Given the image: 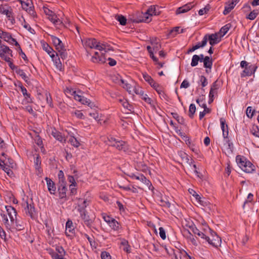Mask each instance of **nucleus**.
I'll list each match as a JSON object with an SVG mask.
<instances>
[{"mask_svg":"<svg viewBox=\"0 0 259 259\" xmlns=\"http://www.w3.org/2000/svg\"><path fill=\"white\" fill-rule=\"evenodd\" d=\"M16 73L20 75L21 78L25 81V82L28 84H30L31 82L29 79V77L26 75V73L23 70L21 69H18L16 71Z\"/></svg>","mask_w":259,"mask_h":259,"instance_id":"30","label":"nucleus"},{"mask_svg":"<svg viewBox=\"0 0 259 259\" xmlns=\"http://www.w3.org/2000/svg\"><path fill=\"white\" fill-rule=\"evenodd\" d=\"M205 39L206 44L207 41H209V44L211 46H213L221 41V37L219 36V33H214L212 34H206L203 38V40Z\"/></svg>","mask_w":259,"mask_h":259,"instance_id":"7","label":"nucleus"},{"mask_svg":"<svg viewBox=\"0 0 259 259\" xmlns=\"http://www.w3.org/2000/svg\"><path fill=\"white\" fill-rule=\"evenodd\" d=\"M76 185H69V193L68 196L75 195L77 193V189L75 188Z\"/></svg>","mask_w":259,"mask_h":259,"instance_id":"58","label":"nucleus"},{"mask_svg":"<svg viewBox=\"0 0 259 259\" xmlns=\"http://www.w3.org/2000/svg\"><path fill=\"white\" fill-rule=\"evenodd\" d=\"M195 4L193 3H189L181 7H179L176 10V14H180L186 13L190 10L193 7H194Z\"/></svg>","mask_w":259,"mask_h":259,"instance_id":"20","label":"nucleus"},{"mask_svg":"<svg viewBox=\"0 0 259 259\" xmlns=\"http://www.w3.org/2000/svg\"><path fill=\"white\" fill-rule=\"evenodd\" d=\"M34 164L35 166V168L39 170V168H40L41 165L40 157L39 155H37L36 157H35Z\"/></svg>","mask_w":259,"mask_h":259,"instance_id":"54","label":"nucleus"},{"mask_svg":"<svg viewBox=\"0 0 259 259\" xmlns=\"http://www.w3.org/2000/svg\"><path fill=\"white\" fill-rule=\"evenodd\" d=\"M236 161L237 163V164L238 166L242 168L243 166L245 165L246 162H248L249 161H247L246 159L243 157L241 156L240 155H237L236 157Z\"/></svg>","mask_w":259,"mask_h":259,"instance_id":"34","label":"nucleus"},{"mask_svg":"<svg viewBox=\"0 0 259 259\" xmlns=\"http://www.w3.org/2000/svg\"><path fill=\"white\" fill-rule=\"evenodd\" d=\"M67 188L66 183L58 184V196L60 199H63L64 201L69 199L67 195Z\"/></svg>","mask_w":259,"mask_h":259,"instance_id":"10","label":"nucleus"},{"mask_svg":"<svg viewBox=\"0 0 259 259\" xmlns=\"http://www.w3.org/2000/svg\"><path fill=\"white\" fill-rule=\"evenodd\" d=\"M51 38L53 44L57 50H63L64 49V47L65 46L59 38L54 35H51Z\"/></svg>","mask_w":259,"mask_h":259,"instance_id":"22","label":"nucleus"},{"mask_svg":"<svg viewBox=\"0 0 259 259\" xmlns=\"http://www.w3.org/2000/svg\"><path fill=\"white\" fill-rule=\"evenodd\" d=\"M235 4H234V2H230L226 4L225 9L223 11V14L226 15L228 14L231 10L234 8Z\"/></svg>","mask_w":259,"mask_h":259,"instance_id":"32","label":"nucleus"},{"mask_svg":"<svg viewBox=\"0 0 259 259\" xmlns=\"http://www.w3.org/2000/svg\"><path fill=\"white\" fill-rule=\"evenodd\" d=\"M80 102H81L83 105H87L91 107H92L93 105V103H92L89 99H88L87 98H85L83 96H82L81 98V100H80Z\"/></svg>","mask_w":259,"mask_h":259,"instance_id":"59","label":"nucleus"},{"mask_svg":"<svg viewBox=\"0 0 259 259\" xmlns=\"http://www.w3.org/2000/svg\"><path fill=\"white\" fill-rule=\"evenodd\" d=\"M69 142L75 147H78L80 145V143L73 136H71L70 137Z\"/></svg>","mask_w":259,"mask_h":259,"instance_id":"49","label":"nucleus"},{"mask_svg":"<svg viewBox=\"0 0 259 259\" xmlns=\"http://www.w3.org/2000/svg\"><path fill=\"white\" fill-rule=\"evenodd\" d=\"M56 251L53 249H48V253L51 255L52 259H65L64 256L66 252L61 246H57L55 248Z\"/></svg>","mask_w":259,"mask_h":259,"instance_id":"5","label":"nucleus"},{"mask_svg":"<svg viewBox=\"0 0 259 259\" xmlns=\"http://www.w3.org/2000/svg\"><path fill=\"white\" fill-rule=\"evenodd\" d=\"M108 139L110 146L114 147L118 150L123 152H126L128 150L129 146L126 142L122 140H119L112 136H109Z\"/></svg>","mask_w":259,"mask_h":259,"instance_id":"2","label":"nucleus"},{"mask_svg":"<svg viewBox=\"0 0 259 259\" xmlns=\"http://www.w3.org/2000/svg\"><path fill=\"white\" fill-rule=\"evenodd\" d=\"M246 163L241 169L247 173L252 172L254 170V166L250 161L246 162Z\"/></svg>","mask_w":259,"mask_h":259,"instance_id":"35","label":"nucleus"},{"mask_svg":"<svg viewBox=\"0 0 259 259\" xmlns=\"http://www.w3.org/2000/svg\"><path fill=\"white\" fill-rule=\"evenodd\" d=\"M81 219L84 221V224L88 227L90 226L93 222L92 219H90L89 216L85 212L80 215Z\"/></svg>","mask_w":259,"mask_h":259,"instance_id":"38","label":"nucleus"},{"mask_svg":"<svg viewBox=\"0 0 259 259\" xmlns=\"http://www.w3.org/2000/svg\"><path fill=\"white\" fill-rule=\"evenodd\" d=\"M220 88V85L218 83V80H216L214 82H213L212 85H211V88L210 89V91L209 94L210 95L213 94L215 95L217 94V91Z\"/></svg>","mask_w":259,"mask_h":259,"instance_id":"36","label":"nucleus"},{"mask_svg":"<svg viewBox=\"0 0 259 259\" xmlns=\"http://www.w3.org/2000/svg\"><path fill=\"white\" fill-rule=\"evenodd\" d=\"M51 135L57 140L59 141L61 143H65L66 142V139L64 136L62 135V133L57 131L55 128H50Z\"/></svg>","mask_w":259,"mask_h":259,"instance_id":"15","label":"nucleus"},{"mask_svg":"<svg viewBox=\"0 0 259 259\" xmlns=\"http://www.w3.org/2000/svg\"><path fill=\"white\" fill-rule=\"evenodd\" d=\"M119 77H120L119 76ZM120 82L123 85V88L127 90V91L130 94H132L133 93H135V87L136 85H139L136 82L132 81V83H128L125 82V81L120 77Z\"/></svg>","mask_w":259,"mask_h":259,"instance_id":"14","label":"nucleus"},{"mask_svg":"<svg viewBox=\"0 0 259 259\" xmlns=\"http://www.w3.org/2000/svg\"><path fill=\"white\" fill-rule=\"evenodd\" d=\"M115 19L119 22L120 25L124 26L126 24L127 19L125 17L122 15H116Z\"/></svg>","mask_w":259,"mask_h":259,"instance_id":"42","label":"nucleus"},{"mask_svg":"<svg viewBox=\"0 0 259 259\" xmlns=\"http://www.w3.org/2000/svg\"><path fill=\"white\" fill-rule=\"evenodd\" d=\"M172 117L176 119L177 121L181 124H184L185 123V120L183 117H180L177 113H171Z\"/></svg>","mask_w":259,"mask_h":259,"instance_id":"51","label":"nucleus"},{"mask_svg":"<svg viewBox=\"0 0 259 259\" xmlns=\"http://www.w3.org/2000/svg\"><path fill=\"white\" fill-rule=\"evenodd\" d=\"M91 61L93 63H104L106 62V58L105 55L102 53L100 54L98 52H96L91 58Z\"/></svg>","mask_w":259,"mask_h":259,"instance_id":"17","label":"nucleus"},{"mask_svg":"<svg viewBox=\"0 0 259 259\" xmlns=\"http://www.w3.org/2000/svg\"><path fill=\"white\" fill-rule=\"evenodd\" d=\"M208 243L214 247H218L220 246L221 243V238L219 236H214L211 239L208 236V239H206Z\"/></svg>","mask_w":259,"mask_h":259,"instance_id":"24","label":"nucleus"},{"mask_svg":"<svg viewBox=\"0 0 259 259\" xmlns=\"http://www.w3.org/2000/svg\"><path fill=\"white\" fill-rule=\"evenodd\" d=\"M199 60H200L199 56H198V55H193L192 57V58L191 66L192 67L196 66L198 65V62Z\"/></svg>","mask_w":259,"mask_h":259,"instance_id":"52","label":"nucleus"},{"mask_svg":"<svg viewBox=\"0 0 259 259\" xmlns=\"http://www.w3.org/2000/svg\"><path fill=\"white\" fill-rule=\"evenodd\" d=\"M13 51L7 46L2 45L0 46V57L4 61H9V57H12Z\"/></svg>","mask_w":259,"mask_h":259,"instance_id":"8","label":"nucleus"},{"mask_svg":"<svg viewBox=\"0 0 259 259\" xmlns=\"http://www.w3.org/2000/svg\"><path fill=\"white\" fill-rule=\"evenodd\" d=\"M178 155L181 158L183 162L188 164L190 166H191V164L194 163V160L185 152L181 151L178 152Z\"/></svg>","mask_w":259,"mask_h":259,"instance_id":"21","label":"nucleus"},{"mask_svg":"<svg viewBox=\"0 0 259 259\" xmlns=\"http://www.w3.org/2000/svg\"><path fill=\"white\" fill-rule=\"evenodd\" d=\"M45 95L47 104L50 107H53V104L52 102V99L50 94L48 92H46Z\"/></svg>","mask_w":259,"mask_h":259,"instance_id":"61","label":"nucleus"},{"mask_svg":"<svg viewBox=\"0 0 259 259\" xmlns=\"http://www.w3.org/2000/svg\"><path fill=\"white\" fill-rule=\"evenodd\" d=\"M240 67L244 69L240 73L241 78L251 76L252 75H254L257 69V66L256 64H252L245 60L241 61Z\"/></svg>","mask_w":259,"mask_h":259,"instance_id":"1","label":"nucleus"},{"mask_svg":"<svg viewBox=\"0 0 259 259\" xmlns=\"http://www.w3.org/2000/svg\"><path fill=\"white\" fill-rule=\"evenodd\" d=\"M194 194L193 195L196 200L199 202L200 204L202 206H205L206 205V202L204 200L203 198H202L198 194H197L195 191L194 192Z\"/></svg>","mask_w":259,"mask_h":259,"instance_id":"47","label":"nucleus"},{"mask_svg":"<svg viewBox=\"0 0 259 259\" xmlns=\"http://www.w3.org/2000/svg\"><path fill=\"white\" fill-rule=\"evenodd\" d=\"M82 42L83 43V46L85 48H89L91 49H101L102 47L98 46V42L95 38H87L83 40H82Z\"/></svg>","mask_w":259,"mask_h":259,"instance_id":"12","label":"nucleus"},{"mask_svg":"<svg viewBox=\"0 0 259 259\" xmlns=\"http://www.w3.org/2000/svg\"><path fill=\"white\" fill-rule=\"evenodd\" d=\"M23 205L26 214L30 217L32 219L34 218L36 215V211L32 200H31L30 203L28 201L25 202Z\"/></svg>","mask_w":259,"mask_h":259,"instance_id":"9","label":"nucleus"},{"mask_svg":"<svg viewBox=\"0 0 259 259\" xmlns=\"http://www.w3.org/2000/svg\"><path fill=\"white\" fill-rule=\"evenodd\" d=\"M230 28V24H227L222 27L220 30V32L221 33V37L224 36L229 31V29Z\"/></svg>","mask_w":259,"mask_h":259,"instance_id":"48","label":"nucleus"},{"mask_svg":"<svg viewBox=\"0 0 259 259\" xmlns=\"http://www.w3.org/2000/svg\"><path fill=\"white\" fill-rule=\"evenodd\" d=\"M196 111V106L194 104H191L189 106V116L191 118H193L194 117V113Z\"/></svg>","mask_w":259,"mask_h":259,"instance_id":"50","label":"nucleus"},{"mask_svg":"<svg viewBox=\"0 0 259 259\" xmlns=\"http://www.w3.org/2000/svg\"><path fill=\"white\" fill-rule=\"evenodd\" d=\"M48 18L54 24H57L59 20L54 12L50 16H48Z\"/></svg>","mask_w":259,"mask_h":259,"instance_id":"60","label":"nucleus"},{"mask_svg":"<svg viewBox=\"0 0 259 259\" xmlns=\"http://www.w3.org/2000/svg\"><path fill=\"white\" fill-rule=\"evenodd\" d=\"M206 46L205 39L203 40L200 42H198L196 45L194 46L192 48H190L187 51V54H189L194 52V51L200 48H203Z\"/></svg>","mask_w":259,"mask_h":259,"instance_id":"29","label":"nucleus"},{"mask_svg":"<svg viewBox=\"0 0 259 259\" xmlns=\"http://www.w3.org/2000/svg\"><path fill=\"white\" fill-rule=\"evenodd\" d=\"M156 40L157 39H155V41H156ZM151 43L152 45V49L153 51L156 52L160 49L161 45L158 42H155L153 40H151Z\"/></svg>","mask_w":259,"mask_h":259,"instance_id":"53","label":"nucleus"},{"mask_svg":"<svg viewBox=\"0 0 259 259\" xmlns=\"http://www.w3.org/2000/svg\"><path fill=\"white\" fill-rule=\"evenodd\" d=\"M6 16L12 24H14L15 23V18L13 16V14L11 10L9 11L8 14L6 15Z\"/></svg>","mask_w":259,"mask_h":259,"instance_id":"62","label":"nucleus"},{"mask_svg":"<svg viewBox=\"0 0 259 259\" xmlns=\"http://www.w3.org/2000/svg\"><path fill=\"white\" fill-rule=\"evenodd\" d=\"M7 162H5V160L0 158V168L4 170L9 176H11L13 172L10 167L7 166Z\"/></svg>","mask_w":259,"mask_h":259,"instance_id":"27","label":"nucleus"},{"mask_svg":"<svg viewBox=\"0 0 259 259\" xmlns=\"http://www.w3.org/2000/svg\"><path fill=\"white\" fill-rule=\"evenodd\" d=\"M18 87L20 88L23 97L27 103H32L33 101L31 98V95L27 92V89L23 85L22 82H19Z\"/></svg>","mask_w":259,"mask_h":259,"instance_id":"18","label":"nucleus"},{"mask_svg":"<svg viewBox=\"0 0 259 259\" xmlns=\"http://www.w3.org/2000/svg\"><path fill=\"white\" fill-rule=\"evenodd\" d=\"M0 37L10 45H18V42L16 39L12 37L10 33L5 31L0 28Z\"/></svg>","mask_w":259,"mask_h":259,"instance_id":"11","label":"nucleus"},{"mask_svg":"<svg viewBox=\"0 0 259 259\" xmlns=\"http://www.w3.org/2000/svg\"><path fill=\"white\" fill-rule=\"evenodd\" d=\"M255 110L252 109L251 107H248L246 111L247 116L250 118H252L255 113Z\"/></svg>","mask_w":259,"mask_h":259,"instance_id":"57","label":"nucleus"},{"mask_svg":"<svg viewBox=\"0 0 259 259\" xmlns=\"http://www.w3.org/2000/svg\"><path fill=\"white\" fill-rule=\"evenodd\" d=\"M135 167L137 170L142 171L145 172L148 170V166L141 162L137 163V164L135 165Z\"/></svg>","mask_w":259,"mask_h":259,"instance_id":"40","label":"nucleus"},{"mask_svg":"<svg viewBox=\"0 0 259 259\" xmlns=\"http://www.w3.org/2000/svg\"><path fill=\"white\" fill-rule=\"evenodd\" d=\"M58 176L59 179L58 184L66 183L64 178V172L62 170H60L59 171Z\"/></svg>","mask_w":259,"mask_h":259,"instance_id":"56","label":"nucleus"},{"mask_svg":"<svg viewBox=\"0 0 259 259\" xmlns=\"http://www.w3.org/2000/svg\"><path fill=\"white\" fill-rule=\"evenodd\" d=\"M143 78L145 80L148 82V83L153 89L155 90L157 93L160 95V97L164 98L165 94L163 91V88L159 85L158 83L156 82L153 79L146 73L143 74Z\"/></svg>","mask_w":259,"mask_h":259,"instance_id":"3","label":"nucleus"},{"mask_svg":"<svg viewBox=\"0 0 259 259\" xmlns=\"http://www.w3.org/2000/svg\"><path fill=\"white\" fill-rule=\"evenodd\" d=\"M121 246H122V249L127 253L131 252V246L128 244V242L125 239H123L120 243Z\"/></svg>","mask_w":259,"mask_h":259,"instance_id":"39","label":"nucleus"},{"mask_svg":"<svg viewBox=\"0 0 259 259\" xmlns=\"http://www.w3.org/2000/svg\"><path fill=\"white\" fill-rule=\"evenodd\" d=\"M139 180L147 185L150 190H153L154 189V187L152 186L151 182L148 179H147L143 174H140V178Z\"/></svg>","mask_w":259,"mask_h":259,"instance_id":"31","label":"nucleus"},{"mask_svg":"<svg viewBox=\"0 0 259 259\" xmlns=\"http://www.w3.org/2000/svg\"><path fill=\"white\" fill-rule=\"evenodd\" d=\"M236 161L237 163V164L238 166L242 168L243 166L245 165L246 162H248L249 161H247L246 159L243 157L241 156L240 155H237L236 157Z\"/></svg>","mask_w":259,"mask_h":259,"instance_id":"33","label":"nucleus"},{"mask_svg":"<svg viewBox=\"0 0 259 259\" xmlns=\"http://www.w3.org/2000/svg\"><path fill=\"white\" fill-rule=\"evenodd\" d=\"M135 93L139 95L141 99L150 105L152 104V99L147 94H144V91L139 85H136L135 87Z\"/></svg>","mask_w":259,"mask_h":259,"instance_id":"13","label":"nucleus"},{"mask_svg":"<svg viewBox=\"0 0 259 259\" xmlns=\"http://www.w3.org/2000/svg\"><path fill=\"white\" fill-rule=\"evenodd\" d=\"M101 257L102 259H111L110 253L107 251H103L101 253Z\"/></svg>","mask_w":259,"mask_h":259,"instance_id":"64","label":"nucleus"},{"mask_svg":"<svg viewBox=\"0 0 259 259\" xmlns=\"http://www.w3.org/2000/svg\"><path fill=\"white\" fill-rule=\"evenodd\" d=\"M160 14V12L159 11V8L156 6H151L150 8L147 10L146 12L143 14V17L142 19H140L139 21H137V22H145L148 23L151 21V19L150 18V16H152L153 15L157 16Z\"/></svg>","mask_w":259,"mask_h":259,"instance_id":"4","label":"nucleus"},{"mask_svg":"<svg viewBox=\"0 0 259 259\" xmlns=\"http://www.w3.org/2000/svg\"><path fill=\"white\" fill-rule=\"evenodd\" d=\"M15 228L18 231H21L24 229V224L22 221L18 220L17 218L15 220L14 224H12Z\"/></svg>","mask_w":259,"mask_h":259,"instance_id":"37","label":"nucleus"},{"mask_svg":"<svg viewBox=\"0 0 259 259\" xmlns=\"http://www.w3.org/2000/svg\"><path fill=\"white\" fill-rule=\"evenodd\" d=\"M52 60L54 61L56 68L60 71H62L63 70V67L62 63L61 62L60 58L55 57L54 59Z\"/></svg>","mask_w":259,"mask_h":259,"instance_id":"44","label":"nucleus"},{"mask_svg":"<svg viewBox=\"0 0 259 259\" xmlns=\"http://www.w3.org/2000/svg\"><path fill=\"white\" fill-rule=\"evenodd\" d=\"M5 208L10 219L11 224H14L15 220L17 218V211L16 209L10 205L6 206Z\"/></svg>","mask_w":259,"mask_h":259,"instance_id":"16","label":"nucleus"},{"mask_svg":"<svg viewBox=\"0 0 259 259\" xmlns=\"http://www.w3.org/2000/svg\"><path fill=\"white\" fill-rule=\"evenodd\" d=\"M203 66L204 68L209 69H206V72L209 73L212 66V60L208 56H205V59L203 60Z\"/></svg>","mask_w":259,"mask_h":259,"instance_id":"28","label":"nucleus"},{"mask_svg":"<svg viewBox=\"0 0 259 259\" xmlns=\"http://www.w3.org/2000/svg\"><path fill=\"white\" fill-rule=\"evenodd\" d=\"M22 9L26 11L31 17L34 18L36 17V13L34 10L31 0H20Z\"/></svg>","mask_w":259,"mask_h":259,"instance_id":"6","label":"nucleus"},{"mask_svg":"<svg viewBox=\"0 0 259 259\" xmlns=\"http://www.w3.org/2000/svg\"><path fill=\"white\" fill-rule=\"evenodd\" d=\"M189 228L195 235H197L198 236L205 240H206V239H208V236L205 234V233H203L202 231L199 230L195 225L190 226Z\"/></svg>","mask_w":259,"mask_h":259,"instance_id":"19","label":"nucleus"},{"mask_svg":"<svg viewBox=\"0 0 259 259\" xmlns=\"http://www.w3.org/2000/svg\"><path fill=\"white\" fill-rule=\"evenodd\" d=\"M17 48H16V50L18 52V54L22 58V59L26 62H28V59L25 55V54L23 52L20 45L18 44V45H15Z\"/></svg>","mask_w":259,"mask_h":259,"instance_id":"41","label":"nucleus"},{"mask_svg":"<svg viewBox=\"0 0 259 259\" xmlns=\"http://www.w3.org/2000/svg\"><path fill=\"white\" fill-rule=\"evenodd\" d=\"M41 44L43 50L49 55L52 59H54V58H55V51L47 43H46L45 41L41 42Z\"/></svg>","mask_w":259,"mask_h":259,"instance_id":"25","label":"nucleus"},{"mask_svg":"<svg viewBox=\"0 0 259 259\" xmlns=\"http://www.w3.org/2000/svg\"><path fill=\"white\" fill-rule=\"evenodd\" d=\"M75 233L74 227L71 220H68L66 223L65 234L67 236H70L71 234Z\"/></svg>","mask_w":259,"mask_h":259,"instance_id":"23","label":"nucleus"},{"mask_svg":"<svg viewBox=\"0 0 259 259\" xmlns=\"http://www.w3.org/2000/svg\"><path fill=\"white\" fill-rule=\"evenodd\" d=\"M45 180L47 182V185L49 191L51 194H55L56 191L55 184L50 179L46 177Z\"/></svg>","mask_w":259,"mask_h":259,"instance_id":"26","label":"nucleus"},{"mask_svg":"<svg viewBox=\"0 0 259 259\" xmlns=\"http://www.w3.org/2000/svg\"><path fill=\"white\" fill-rule=\"evenodd\" d=\"M224 147L228 153L232 152L233 144L230 142L229 139L225 140Z\"/></svg>","mask_w":259,"mask_h":259,"instance_id":"43","label":"nucleus"},{"mask_svg":"<svg viewBox=\"0 0 259 259\" xmlns=\"http://www.w3.org/2000/svg\"><path fill=\"white\" fill-rule=\"evenodd\" d=\"M199 81L201 82V85L202 87L203 88L206 87L208 84L207 78L203 75H201L200 76Z\"/></svg>","mask_w":259,"mask_h":259,"instance_id":"63","label":"nucleus"},{"mask_svg":"<svg viewBox=\"0 0 259 259\" xmlns=\"http://www.w3.org/2000/svg\"><path fill=\"white\" fill-rule=\"evenodd\" d=\"M57 51L59 53V54L56 53V55L57 56H58V55H59L60 57H61V58L63 60L66 58L67 54V52H66V49L65 48V47H64V49L63 50H58Z\"/></svg>","mask_w":259,"mask_h":259,"instance_id":"55","label":"nucleus"},{"mask_svg":"<svg viewBox=\"0 0 259 259\" xmlns=\"http://www.w3.org/2000/svg\"><path fill=\"white\" fill-rule=\"evenodd\" d=\"M109 226L114 230L118 231L120 228V224L115 219L111 221Z\"/></svg>","mask_w":259,"mask_h":259,"instance_id":"45","label":"nucleus"},{"mask_svg":"<svg viewBox=\"0 0 259 259\" xmlns=\"http://www.w3.org/2000/svg\"><path fill=\"white\" fill-rule=\"evenodd\" d=\"M258 15V10H253L252 11L250 12V13L246 16V18L247 19L253 20L255 19V18Z\"/></svg>","mask_w":259,"mask_h":259,"instance_id":"46","label":"nucleus"}]
</instances>
